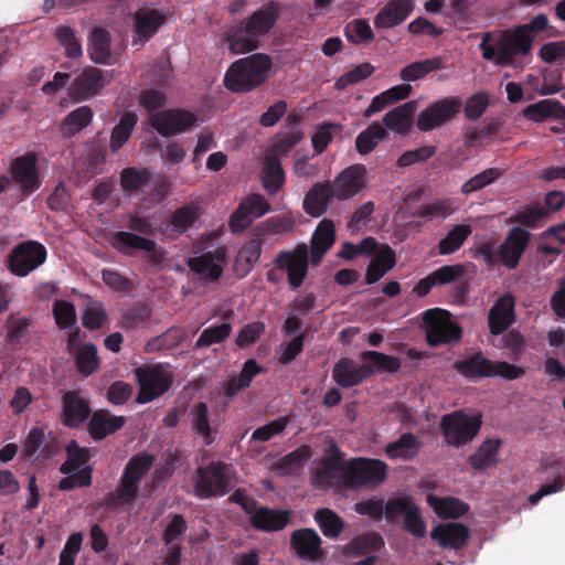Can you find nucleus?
I'll use <instances>...</instances> for the list:
<instances>
[{
  "label": "nucleus",
  "instance_id": "nucleus-2",
  "mask_svg": "<svg viewBox=\"0 0 565 565\" xmlns=\"http://www.w3.org/2000/svg\"><path fill=\"white\" fill-rule=\"evenodd\" d=\"M273 58L265 53H254L234 61L224 75V86L235 94H247L262 87L270 77Z\"/></svg>",
  "mask_w": 565,
  "mask_h": 565
},
{
  "label": "nucleus",
  "instance_id": "nucleus-25",
  "mask_svg": "<svg viewBox=\"0 0 565 565\" xmlns=\"http://www.w3.org/2000/svg\"><path fill=\"white\" fill-rule=\"evenodd\" d=\"M224 41L233 54H244L259 47V40L252 34L244 21L231 25L225 32Z\"/></svg>",
  "mask_w": 565,
  "mask_h": 565
},
{
  "label": "nucleus",
  "instance_id": "nucleus-34",
  "mask_svg": "<svg viewBox=\"0 0 565 565\" xmlns=\"http://www.w3.org/2000/svg\"><path fill=\"white\" fill-rule=\"evenodd\" d=\"M321 471L316 476L317 483L330 484V480L334 478L335 475H341L343 479V471L345 470L343 452L335 444L330 445L326 449V455L321 459Z\"/></svg>",
  "mask_w": 565,
  "mask_h": 565
},
{
  "label": "nucleus",
  "instance_id": "nucleus-7",
  "mask_svg": "<svg viewBox=\"0 0 565 565\" xmlns=\"http://www.w3.org/2000/svg\"><path fill=\"white\" fill-rule=\"evenodd\" d=\"M461 107L462 100L458 96L438 99L418 114L416 126L420 131H431L455 119Z\"/></svg>",
  "mask_w": 565,
  "mask_h": 565
},
{
  "label": "nucleus",
  "instance_id": "nucleus-33",
  "mask_svg": "<svg viewBox=\"0 0 565 565\" xmlns=\"http://www.w3.org/2000/svg\"><path fill=\"white\" fill-rule=\"evenodd\" d=\"M138 495L139 483L122 473L116 490L106 494L105 505L115 510L134 503Z\"/></svg>",
  "mask_w": 565,
  "mask_h": 565
},
{
  "label": "nucleus",
  "instance_id": "nucleus-58",
  "mask_svg": "<svg viewBox=\"0 0 565 565\" xmlns=\"http://www.w3.org/2000/svg\"><path fill=\"white\" fill-rule=\"evenodd\" d=\"M57 42L64 47L68 58L75 60L82 56L83 50L79 39L74 30L67 25H61L55 31Z\"/></svg>",
  "mask_w": 565,
  "mask_h": 565
},
{
  "label": "nucleus",
  "instance_id": "nucleus-42",
  "mask_svg": "<svg viewBox=\"0 0 565 565\" xmlns=\"http://www.w3.org/2000/svg\"><path fill=\"white\" fill-rule=\"evenodd\" d=\"M501 445L502 441L500 439L484 440L478 449L469 456V465L475 470H483L495 466Z\"/></svg>",
  "mask_w": 565,
  "mask_h": 565
},
{
  "label": "nucleus",
  "instance_id": "nucleus-40",
  "mask_svg": "<svg viewBox=\"0 0 565 565\" xmlns=\"http://www.w3.org/2000/svg\"><path fill=\"white\" fill-rule=\"evenodd\" d=\"M417 104L414 100L407 102L403 105H399L388 113L383 118V124L390 130H394L399 134H405L408 131L413 116L416 111Z\"/></svg>",
  "mask_w": 565,
  "mask_h": 565
},
{
  "label": "nucleus",
  "instance_id": "nucleus-21",
  "mask_svg": "<svg viewBox=\"0 0 565 565\" xmlns=\"http://www.w3.org/2000/svg\"><path fill=\"white\" fill-rule=\"evenodd\" d=\"M515 299L508 292L501 296L491 307L488 315L489 330L492 334L503 333L515 321Z\"/></svg>",
  "mask_w": 565,
  "mask_h": 565
},
{
  "label": "nucleus",
  "instance_id": "nucleus-47",
  "mask_svg": "<svg viewBox=\"0 0 565 565\" xmlns=\"http://www.w3.org/2000/svg\"><path fill=\"white\" fill-rule=\"evenodd\" d=\"M313 519L328 539H338L344 530V521L331 509H318Z\"/></svg>",
  "mask_w": 565,
  "mask_h": 565
},
{
  "label": "nucleus",
  "instance_id": "nucleus-32",
  "mask_svg": "<svg viewBox=\"0 0 565 565\" xmlns=\"http://www.w3.org/2000/svg\"><path fill=\"white\" fill-rule=\"evenodd\" d=\"M335 241L334 224L329 218H323L317 226L311 239V264L319 265L324 254Z\"/></svg>",
  "mask_w": 565,
  "mask_h": 565
},
{
  "label": "nucleus",
  "instance_id": "nucleus-14",
  "mask_svg": "<svg viewBox=\"0 0 565 565\" xmlns=\"http://www.w3.org/2000/svg\"><path fill=\"white\" fill-rule=\"evenodd\" d=\"M366 175L367 169L362 163H355L342 170L331 184L334 198L344 201L356 195L366 186Z\"/></svg>",
  "mask_w": 565,
  "mask_h": 565
},
{
  "label": "nucleus",
  "instance_id": "nucleus-35",
  "mask_svg": "<svg viewBox=\"0 0 565 565\" xmlns=\"http://www.w3.org/2000/svg\"><path fill=\"white\" fill-rule=\"evenodd\" d=\"M110 34L100 26H94L88 35V53L96 64H108L110 60Z\"/></svg>",
  "mask_w": 565,
  "mask_h": 565
},
{
  "label": "nucleus",
  "instance_id": "nucleus-50",
  "mask_svg": "<svg viewBox=\"0 0 565 565\" xmlns=\"http://www.w3.org/2000/svg\"><path fill=\"white\" fill-rule=\"evenodd\" d=\"M418 449L417 438L412 433H405L397 440L387 444L385 452L391 459L409 460L417 455Z\"/></svg>",
  "mask_w": 565,
  "mask_h": 565
},
{
  "label": "nucleus",
  "instance_id": "nucleus-4",
  "mask_svg": "<svg viewBox=\"0 0 565 565\" xmlns=\"http://www.w3.org/2000/svg\"><path fill=\"white\" fill-rule=\"evenodd\" d=\"M232 487V472L228 465L213 461L195 470L194 493L198 498L209 499L226 494Z\"/></svg>",
  "mask_w": 565,
  "mask_h": 565
},
{
  "label": "nucleus",
  "instance_id": "nucleus-39",
  "mask_svg": "<svg viewBox=\"0 0 565 565\" xmlns=\"http://www.w3.org/2000/svg\"><path fill=\"white\" fill-rule=\"evenodd\" d=\"M526 119L541 122L547 118L565 119V107L558 100L543 99L523 109Z\"/></svg>",
  "mask_w": 565,
  "mask_h": 565
},
{
  "label": "nucleus",
  "instance_id": "nucleus-49",
  "mask_svg": "<svg viewBox=\"0 0 565 565\" xmlns=\"http://www.w3.org/2000/svg\"><path fill=\"white\" fill-rule=\"evenodd\" d=\"M387 137V131L377 121L372 122L365 130L361 131L355 139L356 151L364 156L372 152L380 141Z\"/></svg>",
  "mask_w": 565,
  "mask_h": 565
},
{
  "label": "nucleus",
  "instance_id": "nucleus-64",
  "mask_svg": "<svg viewBox=\"0 0 565 565\" xmlns=\"http://www.w3.org/2000/svg\"><path fill=\"white\" fill-rule=\"evenodd\" d=\"M455 212V207L452 202L448 199L445 200H435L431 203L419 206L415 215L419 217H425L427 220H433L436 217L445 218Z\"/></svg>",
  "mask_w": 565,
  "mask_h": 565
},
{
  "label": "nucleus",
  "instance_id": "nucleus-59",
  "mask_svg": "<svg viewBox=\"0 0 565 565\" xmlns=\"http://www.w3.org/2000/svg\"><path fill=\"white\" fill-rule=\"evenodd\" d=\"M154 457L150 454H139L132 456L127 462L122 473L138 483L150 471Z\"/></svg>",
  "mask_w": 565,
  "mask_h": 565
},
{
  "label": "nucleus",
  "instance_id": "nucleus-16",
  "mask_svg": "<svg viewBox=\"0 0 565 565\" xmlns=\"http://www.w3.org/2000/svg\"><path fill=\"white\" fill-rule=\"evenodd\" d=\"M290 547L299 558L311 563L321 561L326 555L321 537L311 527L295 530L290 534Z\"/></svg>",
  "mask_w": 565,
  "mask_h": 565
},
{
  "label": "nucleus",
  "instance_id": "nucleus-24",
  "mask_svg": "<svg viewBox=\"0 0 565 565\" xmlns=\"http://www.w3.org/2000/svg\"><path fill=\"white\" fill-rule=\"evenodd\" d=\"M430 537L444 548L460 550L469 540V529L461 523H440L433 529Z\"/></svg>",
  "mask_w": 565,
  "mask_h": 565
},
{
  "label": "nucleus",
  "instance_id": "nucleus-44",
  "mask_svg": "<svg viewBox=\"0 0 565 565\" xmlns=\"http://www.w3.org/2000/svg\"><path fill=\"white\" fill-rule=\"evenodd\" d=\"M262 182L264 189L271 195L284 185L285 173L280 160L276 156H267L264 160Z\"/></svg>",
  "mask_w": 565,
  "mask_h": 565
},
{
  "label": "nucleus",
  "instance_id": "nucleus-6",
  "mask_svg": "<svg viewBox=\"0 0 565 565\" xmlns=\"http://www.w3.org/2000/svg\"><path fill=\"white\" fill-rule=\"evenodd\" d=\"M457 370L467 377L500 376L507 380L520 379L525 373L522 367L508 362L491 361L481 353L457 363Z\"/></svg>",
  "mask_w": 565,
  "mask_h": 565
},
{
  "label": "nucleus",
  "instance_id": "nucleus-36",
  "mask_svg": "<svg viewBox=\"0 0 565 565\" xmlns=\"http://www.w3.org/2000/svg\"><path fill=\"white\" fill-rule=\"evenodd\" d=\"M262 245L263 238L256 235L242 246L234 264L235 271L238 276L245 277L250 273L254 265L260 258Z\"/></svg>",
  "mask_w": 565,
  "mask_h": 565
},
{
  "label": "nucleus",
  "instance_id": "nucleus-12",
  "mask_svg": "<svg viewBox=\"0 0 565 565\" xmlns=\"http://www.w3.org/2000/svg\"><path fill=\"white\" fill-rule=\"evenodd\" d=\"M270 211V205L264 195L250 193L238 204L228 221L230 230L239 233L246 230L254 220L262 217Z\"/></svg>",
  "mask_w": 565,
  "mask_h": 565
},
{
  "label": "nucleus",
  "instance_id": "nucleus-55",
  "mask_svg": "<svg viewBox=\"0 0 565 565\" xmlns=\"http://www.w3.org/2000/svg\"><path fill=\"white\" fill-rule=\"evenodd\" d=\"M75 363L78 372L82 375H92L99 366L96 345L93 343H84L78 345L75 352Z\"/></svg>",
  "mask_w": 565,
  "mask_h": 565
},
{
  "label": "nucleus",
  "instance_id": "nucleus-3",
  "mask_svg": "<svg viewBox=\"0 0 565 565\" xmlns=\"http://www.w3.org/2000/svg\"><path fill=\"white\" fill-rule=\"evenodd\" d=\"M481 425V414L468 415L465 411H455L441 418L440 429L445 443L459 448L475 439Z\"/></svg>",
  "mask_w": 565,
  "mask_h": 565
},
{
  "label": "nucleus",
  "instance_id": "nucleus-31",
  "mask_svg": "<svg viewBox=\"0 0 565 565\" xmlns=\"http://www.w3.org/2000/svg\"><path fill=\"white\" fill-rule=\"evenodd\" d=\"M332 376L334 381L343 387L359 385L365 379L370 377L365 362L359 364L348 358L339 360L333 367Z\"/></svg>",
  "mask_w": 565,
  "mask_h": 565
},
{
  "label": "nucleus",
  "instance_id": "nucleus-10",
  "mask_svg": "<svg viewBox=\"0 0 565 565\" xmlns=\"http://www.w3.org/2000/svg\"><path fill=\"white\" fill-rule=\"evenodd\" d=\"M151 126L162 136L182 134L198 124L195 114L184 109H166L149 117Z\"/></svg>",
  "mask_w": 565,
  "mask_h": 565
},
{
  "label": "nucleus",
  "instance_id": "nucleus-8",
  "mask_svg": "<svg viewBox=\"0 0 565 565\" xmlns=\"http://www.w3.org/2000/svg\"><path fill=\"white\" fill-rule=\"evenodd\" d=\"M424 322L430 345L437 347L461 338V329L450 320L446 310L435 308L425 311Z\"/></svg>",
  "mask_w": 565,
  "mask_h": 565
},
{
  "label": "nucleus",
  "instance_id": "nucleus-52",
  "mask_svg": "<svg viewBox=\"0 0 565 565\" xmlns=\"http://www.w3.org/2000/svg\"><path fill=\"white\" fill-rule=\"evenodd\" d=\"M137 121L135 113L128 111L121 116L110 136L109 148L113 152H117L129 140Z\"/></svg>",
  "mask_w": 565,
  "mask_h": 565
},
{
  "label": "nucleus",
  "instance_id": "nucleus-54",
  "mask_svg": "<svg viewBox=\"0 0 565 565\" xmlns=\"http://www.w3.org/2000/svg\"><path fill=\"white\" fill-rule=\"evenodd\" d=\"M472 233V226L469 224L456 225L438 243V253L449 255L457 252Z\"/></svg>",
  "mask_w": 565,
  "mask_h": 565
},
{
  "label": "nucleus",
  "instance_id": "nucleus-18",
  "mask_svg": "<svg viewBox=\"0 0 565 565\" xmlns=\"http://www.w3.org/2000/svg\"><path fill=\"white\" fill-rule=\"evenodd\" d=\"M12 180L21 186L24 195H29L40 188V179L36 170V156L28 152L17 157L10 167Z\"/></svg>",
  "mask_w": 565,
  "mask_h": 565
},
{
  "label": "nucleus",
  "instance_id": "nucleus-46",
  "mask_svg": "<svg viewBox=\"0 0 565 565\" xmlns=\"http://www.w3.org/2000/svg\"><path fill=\"white\" fill-rule=\"evenodd\" d=\"M444 68V60L440 56L415 61L401 70L399 76L404 82H414L425 77L427 74Z\"/></svg>",
  "mask_w": 565,
  "mask_h": 565
},
{
  "label": "nucleus",
  "instance_id": "nucleus-45",
  "mask_svg": "<svg viewBox=\"0 0 565 565\" xmlns=\"http://www.w3.org/2000/svg\"><path fill=\"white\" fill-rule=\"evenodd\" d=\"M361 361L365 362L370 376L375 373H393L401 367V362L397 358L377 351L363 352Z\"/></svg>",
  "mask_w": 565,
  "mask_h": 565
},
{
  "label": "nucleus",
  "instance_id": "nucleus-61",
  "mask_svg": "<svg viewBox=\"0 0 565 565\" xmlns=\"http://www.w3.org/2000/svg\"><path fill=\"white\" fill-rule=\"evenodd\" d=\"M52 313L60 329H72L76 323L75 306L66 300H55Z\"/></svg>",
  "mask_w": 565,
  "mask_h": 565
},
{
  "label": "nucleus",
  "instance_id": "nucleus-37",
  "mask_svg": "<svg viewBox=\"0 0 565 565\" xmlns=\"http://www.w3.org/2000/svg\"><path fill=\"white\" fill-rule=\"evenodd\" d=\"M39 450L42 458H50L55 451V440H47L44 428L34 426L24 440L22 454L25 458H30Z\"/></svg>",
  "mask_w": 565,
  "mask_h": 565
},
{
  "label": "nucleus",
  "instance_id": "nucleus-60",
  "mask_svg": "<svg viewBox=\"0 0 565 565\" xmlns=\"http://www.w3.org/2000/svg\"><path fill=\"white\" fill-rule=\"evenodd\" d=\"M345 36L353 44L370 43L374 39L373 31L366 19H354L345 26Z\"/></svg>",
  "mask_w": 565,
  "mask_h": 565
},
{
  "label": "nucleus",
  "instance_id": "nucleus-29",
  "mask_svg": "<svg viewBox=\"0 0 565 565\" xmlns=\"http://www.w3.org/2000/svg\"><path fill=\"white\" fill-rule=\"evenodd\" d=\"M224 259L225 249L221 247L191 258L189 260V267L192 271L215 281L223 273L222 264L224 263Z\"/></svg>",
  "mask_w": 565,
  "mask_h": 565
},
{
  "label": "nucleus",
  "instance_id": "nucleus-20",
  "mask_svg": "<svg viewBox=\"0 0 565 565\" xmlns=\"http://www.w3.org/2000/svg\"><path fill=\"white\" fill-rule=\"evenodd\" d=\"M134 373L139 388H170L174 380L170 365L162 363L141 365Z\"/></svg>",
  "mask_w": 565,
  "mask_h": 565
},
{
  "label": "nucleus",
  "instance_id": "nucleus-51",
  "mask_svg": "<svg viewBox=\"0 0 565 565\" xmlns=\"http://www.w3.org/2000/svg\"><path fill=\"white\" fill-rule=\"evenodd\" d=\"M191 424L193 431L203 438L205 445H211L214 441L213 429L210 425L209 408L203 402L192 407Z\"/></svg>",
  "mask_w": 565,
  "mask_h": 565
},
{
  "label": "nucleus",
  "instance_id": "nucleus-26",
  "mask_svg": "<svg viewBox=\"0 0 565 565\" xmlns=\"http://www.w3.org/2000/svg\"><path fill=\"white\" fill-rule=\"evenodd\" d=\"M332 198L334 190L330 183L316 182L305 195L303 211L311 217H319L327 212Z\"/></svg>",
  "mask_w": 565,
  "mask_h": 565
},
{
  "label": "nucleus",
  "instance_id": "nucleus-15",
  "mask_svg": "<svg viewBox=\"0 0 565 565\" xmlns=\"http://www.w3.org/2000/svg\"><path fill=\"white\" fill-rule=\"evenodd\" d=\"M275 264L279 269L286 270L289 285L292 289L299 288L308 270V250L305 245L294 252L281 250L278 253Z\"/></svg>",
  "mask_w": 565,
  "mask_h": 565
},
{
  "label": "nucleus",
  "instance_id": "nucleus-13",
  "mask_svg": "<svg viewBox=\"0 0 565 565\" xmlns=\"http://www.w3.org/2000/svg\"><path fill=\"white\" fill-rule=\"evenodd\" d=\"M113 245L120 253L131 255L134 250L143 252L153 264L163 260V250L156 241L132 232L120 231L113 235Z\"/></svg>",
  "mask_w": 565,
  "mask_h": 565
},
{
  "label": "nucleus",
  "instance_id": "nucleus-22",
  "mask_svg": "<svg viewBox=\"0 0 565 565\" xmlns=\"http://www.w3.org/2000/svg\"><path fill=\"white\" fill-rule=\"evenodd\" d=\"M413 0H390L375 15L376 29H391L402 24L414 10Z\"/></svg>",
  "mask_w": 565,
  "mask_h": 565
},
{
  "label": "nucleus",
  "instance_id": "nucleus-43",
  "mask_svg": "<svg viewBox=\"0 0 565 565\" xmlns=\"http://www.w3.org/2000/svg\"><path fill=\"white\" fill-rule=\"evenodd\" d=\"M202 214L201 206L194 202L178 207L169 218V226L174 233L183 234L199 220Z\"/></svg>",
  "mask_w": 565,
  "mask_h": 565
},
{
  "label": "nucleus",
  "instance_id": "nucleus-23",
  "mask_svg": "<svg viewBox=\"0 0 565 565\" xmlns=\"http://www.w3.org/2000/svg\"><path fill=\"white\" fill-rule=\"evenodd\" d=\"M78 393L79 391H66L63 396L62 423L71 428L78 427L92 413L88 402Z\"/></svg>",
  "mask_w": 565,
  "mask_h": 565
},
{
  "label": "nucleus",
  "instance_id": "nucleus-63",
  "mask_svg": "<svg viewBox=\"0 0 565 565\" xmlns=\"http://www.w3.org/2000/svg\"><path fill=\"white\" fill-rule=\"evenodd\" d=\"M232 332L231 323L224 322L218 326L206 328L202 331L195 342V348H206L214 343H221Z\"/></svg>",
  "mask_w": 565,
  "mask_h": 565
},
{
  "label": "nucleus",
  "instance_id": "nucleus-53",
  "mask_svg": "<svg viewBox=\"0 0 565 565\" xmlns=\"http://www.w3.org/2000/svg\"><path fill=\"white\" fill-rule=\"evenodd\" d=\"M93 119V110L89 106H81L71 111L63 120L62 134L72 137L86 128Z\"/></svg>",
  "mask_w": 565,
  "mask_h": 565
},
{
  "label": "nucleus",
  "instance_id": "nucleus-19",
  "mask_svg": "<svg viewBox=\"0 0 565 565\" xmlns=\"http://www.w3.org/2000/svg\"><path fill=\"white\" fill-rule=\"evenodd\" d=\"M134 21L131 44L139 50L164 23L166 17L154 9H139L134 15Z\"/></svg>",
  "mask_w": 565,
  "mask_h": 565
},
{
  "label": "nucleus",
  "instance_id": "nucleus-11",
  "mask_svg": "<svg viewBox=\"0 0 565 565\" xmlns=\"http://www.w3.org/2000/svg\"><path fill=\"white\" fill-rule=\"evenodd\" d=\"M108 84L109 81L103 70L87 66L70 84L68 95L75 102L88 100L97 96Z\"/></svg>",
  "mask_w": 565,
  "mask_h": 565
},
{
  "label": "nucleus",
  "instance_id": "nucleus-27",
  "mask_svg": "<svg viewBox=\"0 0 565 565\" xmlns=\"http://www.w3.org/2000/svg\"><path fill=\"white\" fill-rule=\"evenodd\" d=\"M125 416L113 415L109 411L99 409L93 413L88 422V433L94 440H103L121 429L126 424Z\"/></svg>",
  "mask_w": 565,
  "mask_h": 565
},
{
  "label": "nucleus",
  "instance_id": "nucleus-57",
  "mask_svg": "<svg viewBox=\"0 0 565 565\" xmlns=\"http://www.w3.org/2000/svg\"><path fill=\"white\" fill-rule=\"evenodd\" d=\"M502 174V171L498 168H489L480 173L473 175L469 180H467L460 189V192L463 195H469L473 192L480 191L486 186L492 184L497 181Z\"/></svg>",
  "mask_w": 565,
  "mask_h": 565
},
{
  "label": "nucleus",
  "instance_id": "nucleus-1",
  "mask_svg": "<svg viewBox=\"0 0 565 565\" xmlns=\"http://www.w3.org/2000/svg\"><path fill=\"white\" fill-rule=\"evenodd\" d=\"M532 43L516 26L484 32L479 43L482 57L495 65L518 67L532 52Z\"/></svg>",
  "mask_w": 565,
  "mask_h": 565
},
{
  "label": "nucleus",
  "instance_id": "nucleus-5",
  "mask_svg": "<svg viewBox=\"0 0 565 565\" xmlns=\"http://www.w3.org/2000/svg\"><path fill=\"white\" fill-rule=\"evenodd\" d=\"M387 465L379 459L354 458L345 465L342 484L351 490L374 487L386 478Z\"/></svg>",
  "mask_w": 565,
  "mask_h": 565
},
{
  "label": "nucleus",
  "instance_id": "nucleus-62",
  "mask_svg": "<svg viewBox=\"0 0 565 565\" xmlns=\"http://www.w3.org/2000/svg\"><path fill=\"white\" fill-rule=\"evenodd\" d=\"M375 71V67L371 63H362L356 65L351 71L344 73L339 78H337L334 83V87L338 90H343L350 85H354L367 77H370L373 72Z\"/></svg>",
  "mask_w": 565,
  "mask_h": 565
},
{
  "label": "nucleus",
  "instance_id": "nucleus-41",
  "mask_svg": "<svg viewBox=\"0 0 565 565\" xmlns=\"http://www.w3.org/2000/svg\"><path fill=\"white\" fill-rule=\"evenodd\" d=\"M427 503L441 519H459L469 511V505L455 497L438 498L428 494Z\"/></svg>",
  "mask_w": 565,
  "mask_h": 565
},
{
  "label": "nucleus",
  "instance_id": "nucleus-28",
  "mask_svg": "<svg viewBox=\"0 0 565 565\" xmlns=\"http://www.w3.org/2000/svg\"><path fill=\"white\" fill-rule=\"evenodd\" d=\"M250 525L263 532H278L290 523V512L287 510L259 507L258 511L249 519Z\"/></svg>",
  "mask_w": 565,
  "mask_h": 565
},
{
  "label": "nucleus",
  "instance_id": "nucleus-48",
  "mask_svg": "<svg viewBox=\"0 0 565 565\" xmlns=\"http://www.w3.org/2000/svg\"><path fill=\"white\" fill-rule=\"evenodd\" d=\"M311 454L312 450L310 446L301 445L278 459L275 467L280 475L296 473L302 469L305 462L311 457Z\"/></svg>",
  "mask_w": 565,
  "mask_h": 565
},
{
  "label": "nucleus",
  "instance_id": "nucleus-17",
  "mask_svg": "<svg viewBox=\"0 0 565 565\" xmlns=\"http://www.w3.org/2000/svg\"><path fill=\"white\" fill-rule=\"evenodd\" d=\"M531 234L522 227H512L498 246L499 263L508 269L519 266L520 259L530 243Z\"/></svg>",
  "mask_w": 565,
  "mask_h": 565
},
{
  "label": "nucleus",
  "instance_id": "nucleus-9",
  "mask_svg": "<svg viewBox=\"0 0 565 565\" xmlns=\"http://www.w3.org/2000/svg\"><path fill=\"white\" fill-rule=\"evenodd\" d=\"M46 259L45 247L35 241H25L18 244L9 255V269L19 277H24Z\"/></svg>",
  "mask_w": 565,
  "mask_h": 565
},
{
  "label": "nucleus",
  "instance_id": "nucleus-38",
  "mask_svg": "<svg viewBox=\"0 0 565 565\" xmlns=\"http://www.w3.org/2000/svg\"><path fill=\"white\" fill-rule=\"evenodd\" d=\"M384 547V540L377 532H367L353 537L344 547L343 553L351 558L362 556L369 552H380Z\"/></svg>",
  "mask_w": 565,
  "mask_h": 565
},
{
  "label": "nucleus",
  "instance_id": "nucleus-56",
  "mask_svg": "<svg viewBox=\"0 0 565 565\" xmlns=\"http://www.w3.org/2000/svg\"><path fill=\"white\" fill-rule=\"evenodd\" d=\"M66 461L62 463L60 471L63 475H70L84 466L90 458L89 450L79 445L75 440H71L66 448Z\"/></svg>",
  "mask_w": 565,
  "mask_h": 565
},
{
  "label": "nucleus",
  "instance_id": "nucleus-30",
  "mask_svg": "<svg viewBox=\"0 0 565 565\" xmlns=\"http://www.w3.org/2000/svg\"><path fill=\"white\" fill-rule=\"evenodd\" d=\"M280 3L277 1H269L263 8L256 10L246 21L252 34L258 40L260 36L267 34L278 20L280 12Z\"/></svg>",
  "mask_w": 565,
  "mask_h": 565
}]
</instances>
